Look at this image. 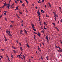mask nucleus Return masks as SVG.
I'll return each instance as SVG.
<instances>
[{
	"label": "nucleus",
	"mask_w": 62,
	"mask_h": 62,
	"mask_svg": "<svg viewBox=\"0 0 62 62\" xmlns=\"http://www.w3.org/2000/svg\"><path fill=\"white\" fill-rule=\"evenodd\" d=\"M40 46L41 47V45L40 43Z\"/></svg>",
	"instance_id": "47"
},
{
	"label": "nucleus",
	"mask_w": 62,
	"mask_h": 62,
	"mask_svg": "<svg viewBox=\"0 0 62 62\" xmlns=\"http://www.w3.org/2000/svg\"><path fill=\"white\" fill-rule=\"evenodd\" d=\"M31 25L32 26V27L33 28V26H34V25L32 23H31Z\"/></svg>",
	"instance_id": "13"
},
{
	"label": "nucleus",
	"mask_w": 62,
	"mask_h": 62,
	"mask_svg": "<svg viewBox=\"0 0 62 62\" xmlns=\"http://www.w3.org/2000/svg\"><path fill=\"white\" fill-rule=\"evenodd\" d=\"M60 41L61 42V44H62V41H61V40H60Z\"/></svg>",
	"instance_id": "46"
},
{
	"label": "nucleus",
	"mask_w": 62,
	"mask_h": 62,
	"mask_svg": "<svg viewBox=\"0 0 62 62\" xmlns=\"http://www.w3.org/2000/svg\"><path fill=\"white\" fill-rule=\"evenodd\" d=\"M52 24H53V25H54V26H55V23H52Z\"/></svg>",
	"instance_id": "22"
},
{
	"label": "nucleus",
	"mask_w": 62,
	"mask_h": 62,
	"mask_svg": "<svg viewBox=\"0 0 62 62\" xmlns=\"http://www.w3.org/2000/svg\"><path fill=\"white\" fill-rule=\"evenodd\" d=\"M11 23H14V21H11Z\"/></svg>",
	"instance_id": "49"
},
{
	"label": "nucleus",
	"mask_w": 62,
	"mask_h": 62,
	"mask_svg": "<svg viewBox=\"0 0 62 62\" xmlns=\"http://www.w3.org/2000/svg\"><path fill=\"white\" fill-rule=\"evenodd\" d=\"M9 36H11L12 35H11V34H10V33H9Z\"/></svg>",
	"instance_id": "31"
},
{
	"label": "nucleus",
	"mask_w": 62,
	"mask_h": 62,
	"mask_svg": "<svg viewBox=\"0 0 62 62\" xmlns=\"http://www.w3.org/2000/svg\"><path fill=\"white\" fill-rule=\"evenodd\" d=\"M6 13H4V16H6Z\"/></svg>",
	"instance_id": "36"
},
{
	"label": "nucleus",
	"mask_w": 62,
	"mask_h": 62,
	"mask_svg": "<svg viewBox=\"0 0 62 62\" xmlns=\"http://www.w3.org/2000/svg\"><path fill=\"white\" fill-rule=\"evenodd\" d=\"M23 31L22 30H21L20 31V33L21 34H22Z\"/></svg>",
	"instance_id": "7"
},
{
	"label": "nucleus",
	"mask_w": 62,
	"mask_h": 62,
	"mask_svg": "<svg viewBox=\"0 0 62 62\" xmlns=\"http://www.w3.org/2000/svg\"><path fill=\"white\" fill-rule=\"evenodd\" d=\"M13 51L15 53V54H16V51L14 50H13Z\"/></svg>",
	"instance_id": "12"
},
{
	"label": "nucleus",
	"mask_w": 62,
	"mask_h": 62,
	"mask_svg": "<svg viewBox=\"0 0 62 62\" xmlns=\"http://www.w3.org/2000/svg\"><path fill=\"white\" fill-rule=\"evenodd\" d=\"M5 19L6 20V21H7V18L6 17H5Z\"/></svg>",
	"instance_id": "44"
},
{
	"label": "nucleus",
	"mask_w": 62,
	"mask_h": 62,
	"mask_svg": "<svg viewBox=\"0 0 62 62\" xmlns=\"http://www.w3.org/2000/svg\"><path fill=\"white\" fill-rule=\"evenodd\" d=\"M35 8H36V9H38V7H35Z\"/></svg>",
	"instance_id": "52"
},
{
	"label": "nucleus",
	"mask_w": 62,
	"mask_h": 62,
	"mask_svg": "<svg viewBox=\"0 0 62 62\" xmlns=\"http://www.w3.org/2000/svg\"><path fill=\"white\" fill-rule=\"evenodd\" d=\"M20 50H21V51L23 50V48H22V47H20Z\"/></svg>",
	"instance_id": "19"
},
{
	"label": "nucleus",
	"mask_w": 62,
	"mask_h": 62,
	"mask_svg": "<svg viewBox=\"0 0 62 62\" xmlns=\"http://www.w3.org/2000/svg\"><path fill=\"white\" fill-rule=\"evenodd\" d=\"M22 6H23L24 7L25 6H24V3H23L22 4Z\"/></svg>",
	"instance_id": "20"
},
{
	"label": "nucleus",
	"mask_w": 62,
	"mask_h": 62,
	"mask_svg": "<svg viewBox=\"0 0 62 62\" xmlns=\"http://www.w3.org/2000/svg\"><path fill=\"white\" fill-rule=\"evenodd\" d=\"M10 28H13V26L12 25H10Z\"/></svg>",
	"instance_id": "11"
},
{
	"label": "nucleus",
	"mask_w": 62,
	"mask_h": 62,
	"mask_svg": "<svg viewBox=\"0 0 62 62\" xmlns=\"http://www.w3.org/2000/svg\"><path fill=\"white\" fill-rule=\"evenodd\" d=\"M54 16V17L55 18H56V16L55 15V16Z\"/></svg>",
	"instance_id": "38"
},
{
	"label": "nucleus",
	"mask_w": 62,
	"mask_h": 62,
	"mask_svg": "<svg viewBox=\"0 0 62 62\" xmlns=\"http://www.w3.org/2000/svg\"><path fill=\"white\" fill-rule=\"evenodd\" d=\"M19 12L20 14H22V12H20V11H19Z\"/></svg>",
	"instance_id": "26"
},
{
	"label": "nucleus",
	"mask_w": 62,
	"mask_h": 62,
	"mask_svg": "<svg viewBox=\"0 0 62 62\" xmlns=\"http://www.w3.org/2000/svg\"><path fill=\"white\" fill-rule=\"evenodd\" d=\"M5 6V5H3L2 7V8H4Z\"/></svg>",
	"instance_id": "32"
},
{
	"label": "nucleus",
	"mask_w": 62,
	"mask_h": 62,
	"mask_svg": "<svg viewBox=\"0 0 62 62\" xmlns=\"http://www.w3.org/2000/svg\"><path fill=\"white\" fill-rule=\"evenodd\" d=\"M39 12H37V13H38V15H39Z\"/></svg>",
	"instance_id": "34"
},
{
	"label": "nucleus",
	"mask_w": 62,
	"mask_h": 62,
	"mask_svg": "<svg viewBox=\"0 0 62 62\" xmlns=\"http://www.w3.org/2000/svg\"><path fill=\"white\" fill-rule=\"evenodd\" d=\"M4 5H5V6H7V3H4Z\"/></svg>",
	"instance_id": "24"
},
{
	"label": "nucleus",
	"mask_w": 62,
	"mask_h": 62,
	"mask_svg": "<svg viewBox=\"0 0 62 62\" xmlns=\"http://www.w3.org/2000/svg\"><path fill=\"white\" fill-rule=\"evenodd\" d=\"M4 12L5 13H6V12H7L6 11H4Z\"/></svg>",
	"instance_id": "59"
},
{
	"label": "nucleus",
	"mask_w": 62,
	"mask_h": 62,
	"mask_svg": "<svg viewBox=\"0 0 62 62\" xmlns=\"http://www.w3.org/2000/svg\"><path fill=\"white\" fill-rule=\"evenodd\" d=\"M18 56H19V58H20V55H18Z\"/></svg>",
	"instance_id": "55"
},
{
	"label": "nucleus",
	"mask_w": 62,
	"mask_h": 62,
	"mask_svg": "<svg viewBox=\"0 0 62 62\" xmlns=\"http://www.w3.org/2000/svg\"><path fill=\"white\" fill-rule=\"evenodd\" d=\"M44 24H46V22H44Z\"/></svg>",
	"instance_id": "61"
},
{
	"label": "nucleus",
	"mask_w": 62,
	"mask_h": 62,
	"mask_svg": "<svg viewBox=\"0 0 62 62\" xmlns=\"http://www.w3.org/2000/svg\"><path fill=\"white\" fill-rule=\"evenodd\" d=\"M40 33H39V32L38 34H37V35L39 36V37H40Z\"/></svg>",
	"instance_id": "2"
},
{
	"label": "nucleus",
	"mask_w": 62,
	"mask_h": 62,
	"mask_svg": "<svg viewBox=\"0 0 62 62\" xmlns=\"http://www.w3.org/2000/svg\"><path fill=\"white\" fill-rule=\"evenodd\" d=\"M18 7H16V8L17 9H18Z\"/></svg>",
	"instance_id": "33"
},
{
	"label": "nucleus",
	"mask_w": 62,
	"mask_h": 62,
	"mask_svg": "<svg viewBox=\"0 0 62 62\" xmlns=\"http://www.w3.org/2000/svg\"><path fill=\"white\" fill-rule=\"evenodd\" d=\"M15 2H16V4H17V1H16V0Z\"/></svg>",
	"instance_id": "48"
},
{
	"label": "nucleus",
	"mask_w": 62,
	"mask_h": 62,
	"mask_svg": "<svg viewBox=\"0 0 62 62\" xmlns=\"http://www.w3.org/2000/svg\"><path fill=\"white\" fill-rule=\"evenodd\" d=\"M5 40L6 41H7L6 37H5Z\"/></svg>",
	"instance_id": "16"
},
{
	"label": "nucleus",
	"mask_w": 62,
	"mask_h": 62,
	"mask_svg": "<svg viewBox=\"0 0 62 62\" xmlns=\"http://www.w3.org/2000/svg\"><path fill=\"white\" fill-rule=\"evenodd\" d=\"M35 37H36V36L35 35H34L33 38L34 39H35Z\"/></svg>",
	"instance_id": "23"
},
{
	"label": "nucleus",
	"mask_w": 62,
	"mask_h": 62,
	"mask_svg": "<svg viewBox=\"0 0 62 62\" xmlns=\"http://www.w3.org/2000/svg\"><path fill=\"white\" fill-rule=\"evenodd\" d=\"M46 38L47 40H48V38H49V37L48 36H46Z\"/></svg>",
	"instance_id": "3"
},
{
	"label": "nucleus",
	"mask_w": 62,
	"mask_h": 62,
	"mask_svg": "<svg viewBox=\"0 0 62 62\" xmlns=\"http://www.w3.org/2000/svg\"><path fill=\"white\" fill-rule=\"evenodd\" d=\"M13 5H14V3H13V4H12V6H13Z\"/></svg>",
	"instance_id": "57"
},
{
	"label": "nucleus",
	"mask_w": 62,
	"mask_h": 62,
	"mask_svg": "<svg viewBox=\"0 0 62 62\" xmlns=\"http://www.w3.org/2000/svg\"><path fill=\"white\" fill-rule=\"evenodd\" d=\"M11 57H12L13 58V55H12V54H11Z\"/></svg>",
	"instance_id": "41"
},
{
	"label": "nucleus",
	"mask_w": 62,
	"mask_h": 62,
	"mask_svg": "<svg viewBox=\"0 0 62 62\" xmlns=\"http://www.w3.org/2000/svg\"><path fill=\"white\" fill-rule=\"evenodd\" d=\"M23 58H24V59H25V57L24 55H23Z\"/></svg>",
	"instance_id": "14"
},
{
	"label": "nucleus",
	"mask_w": 62,
	"mask_h": 62,
	"mask_svg": "<svg viewBox=\"0 0 62 62\" xmlns=\"http://www.w3.org/2000/svg\"><path fill=\"white\" fill-rule=\"evenodd\" d=\"M42 28H43V27L42 26H41V28L42 29Z\"/></svg>",
	"instance_id": "58"
},
{
	"label": "nucleus",
	"mask_w": 62,
	"mask_h": 62,
	"mask_svg": "<svg viewBox=\"0 0 62 62\" xmlns=\"http://www.w3.org/2000/svg\"><path fill=\"white\" fill-rule=\"evenodd\" d=\"M16 42H17V43H18V41L17 40Z\"/></svg>",
	"instance_id": "60"
},
{
	"label": "nucleus",
	"mask_w": 62,
	"mask_h": 62,
	"mask_svg": "<svg viewBox=\"0 0 62 62\" xmlns=\"http://www.w3.org/2000/svg\"><path fill=\"white\" fill-rule=\"evenodd\" d=\"M46 58L47 60H49L48 57V56H46Z\"/></svg>",
	"instance_id": "10"
},
{
	"label": "nucleus",
	"mask_w": 62,
	"mask_h": 62,
	"mask_svg": "<svg viewBox=\"0 0 62 62\" xmlns=\"http://www.w3.org/2000/svg\"><path fill=\"white\" fill-rule=\"evenodd\" d=\"M55 28L57 30V31H59V30L58 28H57V27H55Z\"/></svg>",
	"instance_id": "9"
},
{
	"label": "nucleus",
	"mask_w": 62,
	"mask_h": 62,
	"mask_svg": "<svg viewBox=\"0 0 62 62\" xmlns=\"http://www.w3.org/2000/svg\"><path fill=\"white\" fill-rule=\"evenodd\" d=\"M57 51L58 52H61V50L60 49H59Z\"/></svg>",
	"instance_id": "18"
},
{
	"label": "nucleus",
	"mask_w": 62,
	"mask_h": 62,
	"mask_svg": "<svg viewBox=\"0 0 62 62\" xmlns=\"http://www.w3.org/2000/svg\"><path fill=\"white\" fill-rule=\"evenodd\" d=\"M29 62H31V60H30V59H29Z\"/></svg>",
	"instance_id": "43"
},
{
	"label": "nucleus",
	"mask_w": 62,
	"mask_h": 62,
	"mask_svg": "<svg viewBox=\"0 0 62 62\" xmlns=\"http://www.w3.org/2000/svg\"><path fill=\"white\" fill-rule=\"evenodd\" d=\"M41 32H43V33H44V31L43 30H42L41 31Z\"/></svg>",
	"instance_id": "17"
},
{
	"label": "nucleus",
	"mask_w": 62,
	"mask_h": 62,
	"mask_svg": "<svg viewBox=\"0 0 62 62\" xmlns=\"http://www.w3.org/2000/svg\"><path fill=\"white\" fill-rule=\"evenodd\" d=\"M0 57H1V58H3V57L2 56H1L0 55Z\"/></svg>",
	"instance_id": "35"
},
{
	"label": "nucleus",
	"mask_w": 62,
	"mask_h": 62,
	"mask_svg": "<svg viewBox=\"0 0 62 62\" xmlns=\"http://www.w3.org/2000/svg\"><path fill=\"white\" fill-rule=\"evenodd\" d=\"M45 0H42V2H44V1Z\"/></svg>",
	"instance_id": "53"
},
{
	"label": "nucleus",
	"mask_w": 62,
	"mask_h": 62,
	"mask_svg": "<svg viewBox=\"0 0 62 62\" xmlns=\"http://www.w3.org/2000/svg\"><path fill=\"white\" fill-rule=\"evenodd\" d=\"M8 59L9 61H10V60L9 59L8 56Z\"/></svg>",
	"instance_id": "21"
},
{
	"label": "nucleus",
	"mask_w": 62,
	"mask_h": 62,
	"mask_svg": "<svg viewBox=\"0 0 62 62\" xmlns=\"http://www.w3.org/2000/svg\"><path fill=\"white\" fill-rule=\"evenodd\" d=\"M19 45H20V46H21V43H19Z\"/></svg>",
	"instance_id": "50"
},
{
	"label": "nucleus",
	"mask_w": 62,
	"mask_h": 62,
	"mask_svg": "<svg viewBox=\"0 0 62 62\" xmlns=\"http://www.w3.org/2000/svg\"><path fill=\"white\" fill-rule=\"evenodd\" d=\"M45 12V11H43L42 13H44Z\"/></svg>",
	"instance_id": "42"
},
{
	"label": "nucleus",
	"mask_w": 62,
	"mask_h": 62,
	"mask_svg": "<svg viewBox=\"0 0 62 62\" xmlns=\"http://www.w3.org/2000/svg\"><path fill=\"white\" fill-rule=\"evenodd\" d=\"M32 28L33 29V30H34V29L35 28L34 27V26H33Z\"/></svg>",
	"instance_id": "25"
},
{
	"label": "nucleus",
	"mask_w": 62,
	"mask_h": 62,
	"mask_svg": "<svg viewBox=\"0 0 62 62\" xmlns=\"http://www.w3.org/2000/svg\"><path fill=\"white\" fill-rule=\"evenodd\" d=\"M27 46L28 48H30V46H29L28 45H27Z\"/></svg>",
	"instance_id": "15"
},
{
	"label": "nucleus",
	"mask_w": 62,
	"mask_h": 62,
	"mask_svg": "<svg viewBox=\"0 0 62 62\" xmlns=\"http://www.w3.org/2000/svg\"><path fill=\"white\" fill-rule=\"evenodd\" d=\"M53 13L54 14V15H55V12H53Z\"/></svg>",
	"instance_id": "56"
},
{
	"label": "nucleus",
	"mask_w": 62,
	"mask_h": 62,
	"mask_svg": "<svg viewBox=\"0 0 62 62\" xmlns=\"http://www.w3.org/2000/svg\"><path fill=\"white\" fill-rule=\"evenodd\" d=\"M40 50V47H38V50Z\"/></svg>",
	"instance_id": "51"
},
{
	"label": "nucleus",
	"mask_w": 62,
	"mask_h": 62,
	"mask_svg": "<svg viewBox=\"0 0 62 62\" xmlns=\"http://www.w3.org/2000/svg\"><path fill=\"white\" fill-rule=\"evenodd\" d=\"M61 22H62V19H61Z\"/></svg>",
	"instance_id": "64"
},
{
	"label": "nucleus",
	"mask_w": 62,
	"mask_h": 62,
	"mask_svg": "<svg viewBox=\"0 0 62 62\" xmlns=\"http://www.w3.org/2000/svg\"><path fill=\"white\" fill-rule=\"evenodd\" d=\"M59 8H60V10L61 9H62V8H61V7H59Z\"/></svg>",
	"instance_id": "40"
},
{
	"label": "nucleus",
	"mask_w": 62,
	"mask_h": 62,
	"mask_svg": "<svg viewBox=\"0 0 62 62\" xmlns=\"http://www.w3.org/2000/svg\"><path fill=\"white\" fill-rule=\"evenodd\" d=\"M10 6V4H8V6H7V7L8 8H9V7Z\"/></svg>",
	"instance_id": "4"
},
{
	"label": "nucleus",
	"mask_w": 62,
	"mask_h": 62,
	"mask_svg": "<svg viewBox=\"0 0 62 62\" xmlns=\"http://www.w3.org/2000/svg\"><path fill=\"white\" fill-rule=\"evenodd\" d=\"M48 4L49 5V6H50V8H51V5L50 4V3H49V2L48 3Z\"/></svg>",
	"instance_id": "8"
},
{
	"label": "nucleus",
	"mask_w": 62,
	"mask_h": 62,
	"mask_svg": "<svg viewBox=\"0 0 62 62\" xmlns=\"http://www.w3.org/2000/svg\"><path fill=\"white\" fill-rule=\"evenodd\" d=\"M46 17H49V16H48L46 14Z\"/></svg>",
	"instance_id": "27"
},
{
	"label": "nucleus",
	"mask_w": 62,
	"mask_h": 62,
	"mask_svg": "<svg viewBox=\"0 0 62 62\" xmlns=\"http://www.w3.org/2000/svg\"><path fill=\"white\" fill-rule=\"evenodd\" d=\"M16 15L17 16V17H18V15H17V14H16Z\"/></svg>",
	"instance_id": "37"
},
{
	"label": "nucleus",
	"mask_w": 62,
	"mask_h": 62,
	"mask_svg": "<svg viewBox=\"0 0 62 62\" xmlns=\"http://www.w3.org/2000/svg\"><path fill=\"white\" fill-rule=\"evenodd\" d=\"M55 48H58L59 49H61V48H60V47H59V46H56V45H55Z\"/></svg>",
	"instance_id": "5"
},
{
	"label": "nucleus",
	"mask_w": 62,
	"mask_h": 62,
	"mask_svg": "<svg viewBox=\"0 0 62 62\" xmlns=\"http://www.w3.org/2000/svg\"><path fill=\"white\" fill-rule=\"evenodd\" d=\"M40 15V12H39L38 16H39Z\"/></svg>",
	"instance_id": "29"
},
{
	"label": "nucleus",
	"mask_w": 62,
	"mask_h": 62,
	"mask_svg": "<svg viewBox=\"0 0 62 62\" xmlns=\"http://www.w3.org/2000/svg\"><path fill=\"white\" fill-rule=\"evenodd\" d=\"M24 31H25V33H26V34H28V33H27V31L26 30H25V29H24Z\"/></svg>",
	"instance_id": "1"
},
{
	"label": "nucleus",
	"mask_w": 62,
	"mask_h": 62,
	"mask_svg": "<svg viewBox=\"0 0 62 62\" xmlns=\"http://www.w3.org/2000/svg\"><path fill=\"white\" fill-rule=\"evenodd\" d=\"M23 24H22L21 25L22 26H23Z\"/></svg>",
	"instance_id": "54"
},
{
	"label": "nucleus",
	"mask_w": 62,
	"mask_h": 62,
	"mask_svg": "<svg viewBox=\"0 0 62 62\" xmlns=\"http://www.w3.org/2000/svg\"><path fill=\"white\" fill-rule=\"evenodd\" d=\"M55 15L56 16H56H57V14H56V13H55Z\"/></svg>",
	"instance_id": "39"
},
{
	"label": "nucleus",
	"mask_w": 62,
	"mask_h": 62,
	"mask_svg": "<svg viewBox=\"0 0 62 62\" xmlns=\"http://www.w3.org/2000/svg\"><path fill=\"white\" fill-rule=\"evenodd\" d=\"M3 15H1L0 16V18H1V17H2Z\"/></svg>",
	"instance_id": "28"
},
{
	"label": "nucleus",
	"mask_w": 62,
	"mask_h": 62,
	"mask_svg": "<svg viewBox=\"0 0 62 62\" xmlns=\"http://www.w3.org/2000/svg\"><path fill=\"white\" fill-rule=\"evenodd\" d=\"M44 29H45V30H46V28H45V26H44Z\"/></svg>",
	"instance_id": "45"
},
{
	"label": "nucleus",
	"mask_w": 62,
	"mask_h": 62,
	"mask_svg": "<svg viewBox=\"0 0 62 62\" xmlns=\"http://www.w3.org/2000/svg\"><path fill=\"white\" fill-rule=\"evenodd\" d=\"M20 58H21L22 59V60H23V58H22V57L21 56L20 57Z\"/></svg>",
	"instance_id": "30"
},
{
	"label": "nucleus",
	"mask_w": 62,
	"mask_h": 62,
	"mask_svg": "<svg viewBox=\"0 0 62 62\" xmlns=\"http://www.w3.org/2000/svg\"><path fill=\"white\" fill-rule=\"evenodd\" d=\"M61 52H62V49H61Z\"/></svg>",
	"instance_id": "63"
},
{
	"label": "nucleus",
	"mask_w": 62,
	"mask_h": 62,
	"mask_svg": "<svg viewBox=\"0 0 62 62\" xmlns=\"http://www.w3.org/2000/svg\"><path fill=\"white\" fill-rule=\"evenodd\" d=\"M7 33H8V32H9V33H10L9 31L7 30L6 31Z\"/></svg>",
	"instance_id": "6"
},
{
	"label": "nucleus",
	"mask_w": 62,
	"mask_h": 62,
	"mask_svg": "<svg viewBox=\"0 0 62 62\" xmlns=\"http://www.w3.org/2000/svg\"><path fill=\"white\" fill-rule=\"evenodd\" d=\"M10 33H8V35H9Z\"/></svg>",
	"instance_id": "62"
}]
</instances>
